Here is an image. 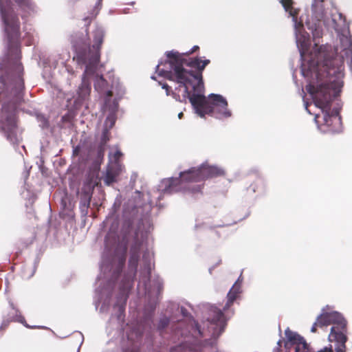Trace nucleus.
<instances>
[{
    "instance_id": "f257e3e1",
    "label": "nucleus",
    "mask_w": 352,
    "mask_h": 352,
    "mask_svg": "<svg viewBox=\"0 0 352 352\" xmlns=\"http://www.w3.org/2000/svg\"><path fill=\"white\" fill-rule=\"evenodd\" d=\"M296 39L302 60L303 74L311 80L306 89L312 96L315 105L323 113V124L331 130L333 124H340V118L330 114L331 102L343 86L344 60L336 55L329 45L318 47L315 43L313 51L307 54L309 45V35L304 30L302 21L294 22Z\"/></svg>"
},
{
    "instance_id": "f03ea898",
    "label": "nucleus",
    "mask_w": 352,
    "mask_h": 352,
    "mask_svg": "<svg viewBox=\"0 0 352 352\" xmlns=\"http://www.w3.org/2000/svg\"><path fill=\"white\" fill-rule=\"evenodd\" d=\"M169 58L164 67L162 62L156 65V72L170 80L176 82L175 90L182 93L184 100L188 99L195 114H198V57L190 58L188 53L179 54L172 50L166 52Z\"/></svg>"
},
{
    "instance_id": "7ed1b4c3",
    "label": "nucleus",
    "mask_w": 352,
    "mask_h": 352,
    "mask_svg": "<svg viewBox=\"0 0 352 352\" xmlns=\"http://www.w3.org/2000/svg\"><path fill=\"white\" fill-rule=\"evenodd\" d=\"M240 285L234 283L227 294V301L222 309L216 305L202 308L201 324L199 325V352H216L220 336L225 332L228 322L234 311L231 307L240 293Z\"/></svg>"
},
{
    "instance_id": "20e7f679",
    "label": "nucleus",
    "mask_w": 352,
    "mask_h": 352,
    "mask_svg": "<svg viewBox=\"0 0 352 352\" xmlns=\"http://www.w3.org/2000/svg\"><path fill=\"white\" fill-rule=\"evenodd\" d=\"M240 285L234 283L227 294V301L222 309L216 305L202 308L201 324L199 325V352H216L220 336L225 332L228 322L234 311L231 307L240 293Z\"/></svg>"
},
{
    "instance_id": "39448f33",
    "label": "nucleus",
    "mask_w": 352,
    "mask_h": 352,
    "mask_svg": "<svg viewBox=\"0 0 352 352\" xmlns=\"http://www.w3.org/2000/svg\"><path fill=\"white\" fill-rule=\"evenodd\" d=\"M104 31L101 27H96L92 32L94 44L90 45L87 33L85 37L73 39L72 43L76 55L74 59L78 65H85L82 82L77 91V100L81 102L89 96L91 92L90 77L96 73L100 60V50L103 42Z\"/></svg>"
},
{
    "instance_id": "423d86ee",
    "label": "nucleus",
    "mask_w": 352,
    "mask_h": 352,
    "mask_svg": "<svg viewBox=\"0 0 352 352\" xmlns=\"http://www.w3.org/2000/svg\"><path fill=\"white\" fill-rule=\"evenodd\" d=\"M145 245L144 240L138 241L135 240L134 243L131 245L130 250V257L129 260V272L126 276L122 280V283L120 285V294L118 297V302H121L122 304L119 305V311L122 313L124 310V306L128 297V294L131 289L134 278L137 272V268L140 259V254L143 252L142 254V266L140 268V280L138 283V289L141 286L144 288L145 294L148 296L151 294V288L148 287L150 282V275L151 271V265L153 259V253L148 250H144Z\"/></svg>"
},
{
    "instance_id": "0eeeda50",
    "label": "nucleus",
    "mask_w": 352,
    "mask_h": 352,
    "mask_svg": "<svg viewBox=\"0 0 352 352\" xmlns=\"http://www.w3.org/2000/svg\"><path fill=\"white\" fill-rule=\"evenodd\" d=\"M0 15L8 38V55L6 59H14V67L17 72L15 79L14 94L17 98H21L23 89V80L21 76L23 67L19 62L21 58L20 45L19 42L20 23L18 17L14 13L10 0H0Z\"/></svg>"
},
{
    "instance_id": "6e6552de",
    "label": "nucleus",
    "mask_w": 352,
    "mask_h": 352,
    "mask_svg": "<svg viewBox=\"0 0 352 352\" xmlns=\"http://www.w3.org/2000/svg\"><path fill=\"white\" fill-rule=\"evenodd\" d=\"M210 63V60L199 59V118L205 115L215 117L218 119L228 118L232 116L228 109V102L221 95L211 94L208 97L204 96V84L202 71Z\"/></svg>"
},
{
    "instance_id": "1a4fd4ad",
    "label": "nucleus",
    "mask_w": 352,
    "mask_h": 352,
    "mask_svg": "<svg viewBox=\"0 0 352 352\" xmlns=\"http://www.w3.org/2000/svg\"><path fill=\"white\" fill-rule=\"evenodd\" d=\"M332 324L331 332L329 335L330 342L342 341L346 342L347 337V321L342 314L337 311L323 312L320 314L311 327L312 333L317 332V328L327 327Z\"/></svg>"
},
{
    "instance_id": "9d476101",
    "label": "nucleus",
    "mask_w": 352,
    "mask_h": 352,
    "mask_svg": "<svg viewBox=\"0 0 352 352\" xmlns=\"http://www.w3.org/2000/svg\"><path fill=\"white\" fill-rule=\"evenodd\" d=\"M198 181V168L192 167L179 173V177L164 179L159 185L157 192L161 194H171L179 191L195 192Z\"/></svg>"
},
{
    "instance_id": "9b49d317",
    "label": "nucleus",
    "mask_w": 352,
    "mask_h": 352,
    "mask_svg": "<svg viewBox=\"0 0 352 352\" xmlns=\"http://www.w3.org/2000/svg\"><path fill=\"white\" fill-rule=\"evenodd\" d=\"M125 262V258L124 256H122L119 258H116V256L109 257L106 252H104L102 256V261L100 265V275L98 277V281H100L102 279H107L109 276V274L111 272V278L107 283V288H100L98 287L96 289V292L98 295V302H96V306L98 307L100 303L102 296L103 294L105 293L106 291L109 290L111 287L113 283H114L115 280L117 278L120 271L122 268Z\"/></svg>"
},
{
    "instance_id": "f8f14e48",
    "label": "nucleus",
    "mask_w": 352,
    "mask_h": 352,
    "mask_svg": "<svg viewBox=\"0 0 352 352\" xmlns=\"http://www.w3.org/2000/svg\"><path fill=\"white\" fill-rule=\"evenodd\" d=\"M0 131L12 144H16L20 141L17 134L16 120L15 117V107L10 103H4L1 109Z\"/></svg>"
},
{
    "instance_id": "ddd939ff",
    "label": "nucleus",
    "mask_w": 352,
    "mask_h": 352,
    "mask_svg": "<svg viewBox=\"0 0 352 352\" xmlns=\"http://www.w3.org/2000/svg\"><path fill=\"white\" fill-rule=\"evenodd\" d=\"M226 175V171L222 168L210 165L208 163H203L199 166V180L212 179Z\"/></svg>"
},
{
    "instance_id": "4468645a",
    "label": "nucleus",
    "mask_w": 352,
    "mask_h": 352,
    "mask_svg": "<svg viewBox=\"0 0 352 352\" xmlns=\"http://www.w3.org/2000/svg\"><path fill=\"white\" fill-rule=\"evenodd\" d=\"M122 171V166L120 163H112L109 164L104 178V183L107 185H111L116 181L117 177Z\"/></svg>"
},
{
    "instance_id": "2eb2a0df",
    "label": "nucleus",
    "mask_w": 352,
    "mask_h": 352,
    "mask_svg": "<svg viewBox=\"0 0 352 352\" xmlns=\"http://www.w3.org/2000/svg\"><path fill=\"white\" fill-rule=\"evenodd\" d=\"M94 88L97 91L100 93L106 94L107 98L105 99L104 107L107 108V102L112 96V93L107 89V82L104 80L102 76H96L94 80Z\"/></svg>"
},
{
    "instance_id": "dca6fc26",
    "label": "nucleus",
    "mask_w": 352,
    "mask_h": 352,
    "mask_svg": "<svg viewBox=\"0 0 352 352\" xmlns=\"http://www.w3.org/2000/svg\"><path fill=\"white\" fill-rule=\"evenodd\" d=\"M23 12L22 18L31 16L37 12L36 6L32 0H14Z\"/></svg>"
},
{
    "instance_id": "f3484780",
    "label": "nucleus",
    "mask_w": 352,
    "mask_h": 352,
    "mask_svg": "<svg viewBox=\"0 0 352 352\" xmlns=\"http://www.w3.org/2000/svg\"><path fill=\"white\" fill-rule=\"evenodd\" d=\"M326 0H312L311 12L312 16L318 21L322 20L325 16L324 3Z\"/></svg>"
},
{
    "instance_id": "a211bd4d",
    "label": "nucleus",
    "mask_w": 352,
    "mask_h": 352,
    "mask_svg": "<svg viewBox=\"0 0 352 352\" xmlns=\"http://www.w3.org/2000/svg\"><path fill=\"white\" fill-rule=\"evenodd\" d=\"M279 2L284 8L285 12H288L289 16L292 17L294 23L298 21L297 18L300 9L294 7V0H280Z\"/></svg>"
},
{
    "instance_id": "6ab92c4d",
    "label": "nucleus",
    "mask_w": 352,
    "mask_h": 352,
    "mask_svg": "<svg viewBox=\"0 0 352 352\" xmlns=\"http://www.w3.org/2000/svg\"><path fill=\"white\" fill-rule=\"evenodd\" d=\"M118 109V103L114 102L113 107L109 109V113L107 116L104 123V128L110 130L115 124L116 120V111Z\"/></svg>"
},
{
    "instance_id": "aec40b11",
    "label": "nucleus",
    "mask_w": 352,
    "mask_h": 352,
    "mask_svg": "<svg viewBox=\"0 0 352 352\" xmlns=\"http://www.w3.org/2000/svg\"><path fill=\"white\" fill-rule=\"evenodd\" d=\"M90 201L91 195L89 192H86L81 196L79 207L81 212L84 215H86L87 214V210L90 205Z\"/></svg>"
},
{
    "instance_id": "412c9836",
    "label": "nucleus",
    "mask_w": 352,
    "mask_h": 352,
    "mask_svg": "<svg viewBox=\"0 0 352 352\" xmlns=\"http://www.w3.org/2000/svg\"><path fill=\"white\" fill-rule=\"evenodd\" d=\"M317 23H316L313 26L310 27L309 23H307L308 28L312 30V35L313 38L315 42L316 43V39L320 38L322 36V28L320 25V21H318L316 18H314Z\"/></svg>"
},
{
    "instance_id": "4be33fe9",
    "label": "nucleus",
    "mask_w": 352,
    "mask_h": 352,
    "mask_svg": "<svg viewBox=\"0 0 352 352\" xmlns=\"http://www.w3.org/2000/svg\"><path fill=\"white\" fill-rule=\"evenodd\" d=\"M36 117L38 122L39 123V126L41 128L44 129L48 126V120L41 113H36Z\"/></svg>"
},
{
    "instance_id": "5701e85b",
    "label": "nucleus",
    "mask_w": 352,
    "mask_h": 352,
    "mask_svg": "<svg viewBox=\"0 0 352 352\" xmlns=\"http://www.w3.org/2000/svg\"><path fill=\"white\" fill-rule=\"evenodd\" d=\"M122 156V153L117 150L113 155L111 153L109 154V160L110 164L112 163H119V159Z\"/></svg>"
},
{
    "instance_id": "b1692460",
    "label": "nucleus",
    "mask_w": 352,
    "mask_h": 352,
    "mask_svg": "<svg viewBox=\"0 0 352 352\" xmlns=\"http://www.w3.org/2000/svg\"><path fill=\"white\" fill-rule=\"evenodd\" d=\"M168 323H169L168 318L163 317V318H160L159 324H158V329H164L166 327H167Z\"/></svg>"
},
{
    "instance_id": "393cba45",
    "label": "nucleus",
    "mask_w": 352,
    "mask_h": 352,
    "mask_svg": "<svg viewBox=\"0 0 352 352\" xmlns=\"http://www.w3.org/2000/svg\"><path fill=\"white\" fill-rule=\"evenodd\" d=\"M16 320H17L18 322L22 323L23 324H24L26 327H28V328H31V329H34V328H44V327H40V326H33V327H30L29 326L23 317H22L21 315H19V316H16Z\"/></svg>"
},
{
    "instance_id": "a878e982",
    "label": "nucleus",
    "mask_w": 352,
    "mask_h": 352,
    "mask_svg": "<svg viewBox=\"0 0 352 352\" xmlns=\"http://www.w3.org/2000/svg\"><path fill=\"white\" fill-rule=\"evenodd\" d=\"M109 131V130L108 129H106V128L103 129L102 134L101 136V140H102V142H103L104 143H105L107 140H109V136H108Z\"/></svg>"
},
{
    "instance_id": "bb28decb",
    "label": "nucleus",
    "mask_w": 352,
    "mask_h": 352,
    "mask_svg": "<svg viewBox=\"0 0 352 352\" xmlns=\"http://www.w3.org/2000/svg\"><path fill=\"white\" fill-rule=\"evenodd\" d=\"M344 41H345L346 42V48L352 54V43H351V39L348 37H345L342 39V42H344Z\"/></svg>"
},
{
    "instance_id": "cd10ccee",
    "label": "nucleus",
    "mask_w": 352,
    "mask_h": 352,
    "mask_svg": "<svg viewBox=\"0 0 352 352\" xmlns=\"http://www.w3.org/2000/svg\"><path fill=\"white\" fill-rule=\"evenodd\" d=\"M179 310H180V312H181L182 315L184 317H187L188 316V311L184 307H181L179 308Z\"/></svg>"
},
{
    "instance_id": "c85d7f7f",
    "label": "nucleus",
    "mask_w": 352,
    "mask_h": 352,
    "mask_svg": "<svg viewBox=\"0 0 352 352\" xmlns=\"http://www.w3.org/2000/svg\"><path fill=\"white\" fill-rule=\"evenodd\" d=\"M147 196H148V204L151 206V205L153 204V200L151 199V192H147Z\"/></svg>"
},
{
    "instance_id": "c756f323",
    "label": "nucleus",
    "mask_w": 352,
    "mask_h": 352,
    "mask_svg": "<svg viewBox=\"0 0 352 352\" xmlns=\"http://www.w3.org/2000/svg\"><path fill=\"white\" fill-rule=\"evenodd\" d=\"M157 291L159 292L160 289H161L162 287V283L160 282L159 280H157Z\"/></svg>"
},
{
    "instance_id": "7c9ffc66",
    "label": "nucleus",
    "mask_w": 352,
    "mask_h": 352,
    "mask_svg": "<svg viewBox=\"0 0 352 352\" xmlns=\"http://www.w3.org/2000/svg\"><path fill=\"white\" fill-rule=\"evenodd\" d=\"M197 49H198V46H197V45H195V46L192 48V50H191L190 53H192V52H195Z\"/></svg>"
},
{
    "instance_id": "2f4dec72",
    "label": "nucleus",
    "mask_w": 352,
    "mask_h": 352,
    "mask_svg": "<svg viewBox=\"0 0 352 352\" xmlns=\"http://www.w3.org/2000/svg\"><path fill=\"white\" fill-rule=\"evenodd\" d=\"M162 88L165 89L166 91H168V86L166 84H163Z\"/></svg>"
},
{
    "instance_id": "473e14b6",
    "label": "nucleus",
    "mask_w": 352,
    "mask_h": 352,
    "mask_svg": "<svg viewBox=\"0 0 352 352\" xmlns=\"http://www.w3.org/2000/svg\"><path fill=\"white\" fill-rule=\"evenodd\" d=\"M182 116H183V113H182V112L179 113V114H178V118H179V119H181V118H182Z\"/></svg>"
},
{
    "instance_id": "72a5a7b5",
    "label": "nucleus",
    "mask_w": 352,
    "mask_h": 352,
    "mask_svg": "<svg viewBox=\"0 0 352 352\" xmlns=\"http://www.w3.org/2000/svg\"><path fill=\"white\" fill-rule=\"evenodd\" d=\"M102 0H98L97 4L100 6L101 5V2H102Z\"/></svg>"
},
{
    "instance_id": "f704fd0d",
    "label": "nucleus",
    "mask_w": 352,
    "mask_h": 352,
    "mask_svg": "<svg viewBox=\"0 0 352 352\" xmlns=\"http://www.w3.org/2000/svg\"><path fill=\"white\" fill-rule=\"evenodd\" d=\"M1 80L4 83V79H3V77H1Z\"/></svg>"
},
{
    "instance_id": "c9c22d12",
    "label": "nucleus",
    "mask_w": 352,
    "mask_h": 352,
    "mask_svg": "<svg viewBox=\"0 0 352 352\" xmlns=\"http://www.w3.org/2000/svg\"><path fill=\"white\" fill-rule=\"evenodd\" d=\"M151 78H152V79H153V80H155V77L153 76H151Z\"/></svg>"
},
{
    "instance_id": "e433bc0d",
    "label": "nucleus",
    "mask_w": 352,
    "mask_h": 352,
    "mask_svg": "<svg viewBox=\"0 0 352 352\" xmlns=\"http://www.w3.org/2000/svg\"><path fill=\"white\" fill-rule=\"evenodd\" d=\"M138 237V233H136V238Z\"/></svg>"
}]
</instances>
